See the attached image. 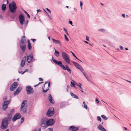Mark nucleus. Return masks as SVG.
Masks as SVG:
<instances>
[{
  "label": "nucleus",
  "mask_w": 131,
  "mask_h": 131,
  "mask_svg": "<svg viewBox=\"0 0 131 131\" xmlns=\"http://www.w3.org/2000/svg\"><path fill=\"white\" fill-rule=\"evenodd\" d=\"M12 115L9 114L8 115L7 118L5 117L3 119L1 126L2 129H5L7 128L8 125V121L11 120Z\"/></svg>",
  "instance_id": "obj_1"
},
{
  "label": "nucleus",
  "mask_w": 131,
  "mask_h": 131,
  "mask_svg": "<svg viewBox=\"0 0 131 131\" xmlns=\"http://www.w3.org/2000/svg\"><path fill=\"white\" fill-rule=\"evenodd\" d=\"M52 60L57 65L61 67L63 69L66 70H67L69 72L71 73V69L69 68L68 66L67 65H65V66L62 64L61 62L60 61H58L56 60L53 59V57H52Z\"/></svg>",
  "instance_id": "obj_2"
},
{
  "label": "nucleus",
  "mask_w": 131,
  "mask_h": 131,
  "mask_svg": "<svg viewBox=\"0 0 131 131\" xmlns=\"http://www.w3.org/2000/svg\"><path fill=\"white\" fill-rule=\"evenodd\" d=\"M25 37V36H22L21 37V40H20L19 42L20 47L23 52L25 51V48H26V40Z\"/></svg>",
  "instance_id": "obj_3"
},
{
  "label": "nucleus",
  "mask_w": 131,
  "mask_h": 131,
  "mask_svg": "<svg viewBox=\"0 0 131 131\" xmlns=\"http://www.w3.org/2000/svg\"><path fill=\"white\" fill-rule=\"evenodd\" d=\"M9 7L12 13H15L17 9L16 4L15 2L13 1L11 3L9 4Z\"/></svg>",
  "instance_id": "obj_4"
},
{
  "label": "nucleus",
  "mask_w": 131,
  "mask_h": 131,
  "mask_svg": "<svg viewBox=\"0 0 131 131\" xmlns=\"http://www.w3.org/2000/svg\"><path fill=\"white\" fill-rule=\"evenodd\" d=\"M27 103V101L26 100H24L21 104L20 110L23 113H26L27 111V108L26 106Z\"/></svg>",
  "instance_id": "obj_5"
},
{
  "label": "nucleus",
  "mask_w": 131,
  "mask_h": 131,
  "mask_svg": "<svg viewBox=\"0 0 131 131\" xmlns=\"http://www.w3.org/2000/svg\"><path fill=\"white\" fill-rule=\"evenodd\" d=\"M62 56L64 61L68 64H69L70 61L69 55L64 52H62Z\"/></svg>",
  "instance_id": "obj_6"
},
{
  "label": "nucleus",
  "mask_w": 131,
  "mask_h": 131,
  "mask_svg": "<svg viewBox=\"0 0 131 131\" xmlns=\"http://www.w3.org/2000/svg\"><path fill=\"white\" fill-rule=\"evenodd\" d=\"M47 119L46 118H43L41 119L40 121V125L43 129H45L47 127Z\"/></svg>",
  "instance_id": "obj_7"
},
{
  "label": "nucleus",
  "mask_w": 131,
  "mask_h": 131,
  "mask_svg": "<svg viewBox=\"0 0 131 131\" xmlns=\"http://www.w3.org/2000/svg\"><path fill=\"white\" fill-rule=\"evenodd\" d=\"M50 86V82H46L44 84V86L42 87L43 92L44 93L47 92L49 89Z\"/></svg>",
  "instance_id": "obj_8"
},
{
  "label": "nucleus",
  "mask_w": 131,
  "mask_h": 131,
  "mask_svg": "<svg viewBox=\"0 0 131 131\" xmlns=\"http://www.w3.org/2000/svg\"><path fill=\"white\" fill-rule=\"evenodd\" d=\"M26 90L27 93L28 94H31L34 92L33 90L32 87L30 86H27L26 88Z\"/></svg>",
  "instance_id": "obj_9"
},
{
  "label": "nucleus",
  "mask_w": 131,
  "mask_h": 131,
  "mask_svg": "<svg viewBox=\"0 0 131 131\" xmlns=\"http://www.w3.org/2000/svg\"><path fill=\"white\" fill-rule=\"evenodd\" d=\"M10 101H5L3 103L2 107L3 110L5 111L8 108V105Z\"/></svg>",
  "instance_id": "obj_10"
},
{
  "label": "nucleus",
  "mask_w": 131,
  "mask_h": 131,
  "mask_svg": "<svg viewBox=\"0 0 131 131\" xmlns=\"http://www.w3.org/2000/svg\"><path fill=\"white\" fill-rule=\"evenodd\" d=\"M21 117V115L19 113H18L15 114L12 118V121L13 122L15 121L17 119L20 118Z\"/></svg>",
  "instance_id": "obj_11"
},
{
  "label": "nucleus",
  "mask_w": 131,
  "mask_h": 131,
  "mask_svg": "<svg viewBox=\"0 0 131 131\" xmlns=\"http://www.w3.org/2000/svg\"><path fill=\"white\" fill-rule=\"evenodd\" d=\"M54 113L53 108H52L49 109L47 113V115L48 116H52Z\"/></svg>",
  "instance_id": "obj_12"
},
{
  "label": "nucleus",
  "mask_w": 131,
  "mask_h": 131,
  "mask_svg": "<svg viewBox=\"0 0 131 131\" xmlns=\"http://www.w3.org/2000/svg\"><path fill=\"white\" fill-rule=\"evenodd\" d=\"M18 85V83L17 82H15L10 87V90L11 91H13L16 88Z\"/></svg>",
  "instance_id": "obj_13"
},
{
  "label": "nucleus",
  "mask_w": 131,
  "mask_h": 131,
  "mask_svg": "<svg viewBox=\"0 0 131 131\" xmlns=\"http://www.w3.org/2000/svg\"><path fill=\"white\" fill-rule=\"evenodd\" d=\"M19 19L21 24L23 25V21L24 20V17L22 14H21L19 15Z\"/></svg>",
  "instance_id": "obj_14"
},
{
  "label": "nucleus",
  "mask_w": 131,
  "mask_h": 131,
  "mask_svg": "<svg viewBox=\"0 0 131 131\" xmlns=\"http://www.w3.org/2000/svg\"><path fill=\"white\" fill-rule=\"evenodd\" d=\"M55 121L53 119H51L47 121V126H51L54 123Z\"/></svg>",
  "instance_id": "obj_15"
},
{
  "label": "nucleus",
  "mask_w": 131,
  "mask_h": 131,
  "mask_svg": "<svg viewBox=\"0 0 131 131\" xmlns=\"http://www.w3.org/2000/svg\"><path fill=\"white\" fill-rule=\"evenodd\" d=\"M21 87H18L16 90L14 92V95L16 96L18 94L19 92L21 91Z\"/></svg>",
  "instance_id": "obj_16"
},
{
  "label": "nucleus",
  "mask_w": 131,
  "mask_h": 131,
  "mask_svg": "<svg viewBox=\"0 0 131 131\" xmlns=\"http://www.w3.org/2000/svg\"><path fill=\"white\" fill-rule=\"evenodd\" d=\"M79 128V127H74L73 126H70L69 129L70 130L72 131H76Z\"/></svg>",
  "instance_id": "obj_17"
},
{
  "label": "nucleus",
  "mask_w": 131,
  "mask_h": 131,
  "mask_svg": "<svg viewBox=\"0 0 131 131\" xmlns=\"http://www.w3.org/2000/svg\"><path fill=\"white\" fill-rule=\"evenodd\" d=\"M26 59V57H24L23 59V60L21 61L20 65L21 67H23L24 66L25 64V61Z\"/></svg>",
  "instance_id": "obj_18"
},
{
  "label": "nucleus",
  "mask_w": 131,
  "mask_h": 131,
  "mask_svg": "<svg viewBox=\"0 0 131 131\" xmlns=\"http://www.w3.org/2000/svg\"><path fill=\"white\" fill-rule=\"evenodd\" d=\"M33 58V57L31 55L27 56V62L29 63L31 62Z\"/></svg>",
  "instance_id": "obj_19"
},
{
  "label": "nucleus",
  "mask_w": 131,
  "mask_h": 131,
  "mask_svg": "<svg viewBox=\"0 0 131 131\" xmlns=\"http://www.w3.org/2000/svg\"><path fill=\"white\" fill-rule=\"evenodd\" d=\"M49 100L51 103H54V100L52 99V97L50 94L49 97Z\"/></svg>",
  "instance_id": "obj_20"
},
{
  "label": "nucleus",
  "mask_w": 131,
  "mask_h": 131,
  "mask_svg": "<svg viewBox=\"0 0 131 131\" xmlns=\"http://www.w3.org/2000/svg\"><path fill=\"white\" fill-rule=\"evenodd\" d=\"M76 84V85H77L78 86L79 88V90L82 93H83V91H82L83 89L81 87V86L82 85V84L80 83H79V84Z\"/></svg>",
  "instance_id": "obj_21"
},
{
  "label": "nucleus",
  "mask_w": 131,
  "mask_h": 131,
  "mask_svg": "<svg viewBox=\"0 0 131 131\" xmlns=\"http://www.w3.org/2000/svg\"><path fill=\"white\" fill-rule=\"evenodd\" d=\"M52 39L54 43L56 44H58L60 45H61L60 42L59 40H56L53 38H52Z\"/></svg>",
  "instance_id": "obj_22"
},
{
  "label": "nucleus",
  "mask_w": 131,
  "mask_h": 131,
  "mask_svg": "<svg viewBox=\"0 0 131 131\" xmlns=\"http://www.w3.org/2000/svg\"><path fill=\"white\" fill-rule=\"evenodd\" d=\"M72 63L75 66V67L78 69V68L80 66V65H79L78 63L74 61H72Z\"/></svg>",
  "instance_id": "obj_23"
},
{
  "label": "nucleus",
  "mask_w": 131,
  "mask_h": 131,
  "mask_svg": "<svg viewBox=\"0 0 131 131\" xmlns=\"http://www.w3.org/2000/svg\"><path fill=\"white\" fill-rule=\"evenodd\" d=\"M70 95L71 96H72L75 99H78L79 98L78 97V96L74 94L73 93L71 92L70 93Z\"/></svg>",
  "instance_id": "obj_24"
},
{
  "label": "nucleus",
  "mask_w": 131,
  "mask_h": 131,
  "mask_svg": "<svg viewBox=\"0 0 131 131\" xmlns=\"http://www.w3.org/2000/svg\"><path fill=\"white\" fill-rule=\"evenodd\" d=\"M27 41L28 43V48L30 50L31 48V44L29 40H28Z\"/></svg>",
  "instance_id": "obj_25"
},
{
  "label": "nucleus",
  "mask_w": 131,
  "mask_h": 131,
  "mask_svg": "<svg viewBox=\"0 0 131 131\" xmlns=\"http://www.w3.org/2000/svg\"><path fill=\"white\" fill-rule=\"evenodd\" d=\"M54 54L57 57H58L59 56V52L57 51L55 49V52L54 53Z\"/></svg>",
  "instance_id": "obj_26"
},
{
  "label": "nucleus",
  "mask_w": 131,
  "mask_h": 131,
  "mask_svg": "<svg viewBox=\"0 0 131 131\" xmlns=\"http://www.w3.org/2000/svg\"><path fill=\"white\" fill-rule=\"evenodd\" d=\"M2 9L3 10H5L6 8V4H3L2 6Z\"/></svg>",
  "instance_id": "obj_27"
},
{
  "label": "nucleus",
  "mask_w": 131,
  "mask_h": 131,
  "mask_svg": "<svg viewBox=\"0 0 131 131\" xmlns=\"http://www.w3.org/2000/svg\"><path fill=\"white\" fill-rule=\"evenodd\" d=\"M103 127V126L101 124L100 125L97 127L98 129H99L100 130H101Z\"/></svg>",
  "instance_id": "obj_28"
},
{
  "label": "nucleus",
  "mask_w": 131,
  "mask_h": 131,
  "mask_svg": "<svg viewBox=\"0 0 131 131\" xmlns=\"http://www.w3.org/2000/svg\"><path fill=\"white\" fill-rule=\"evenodd\" d=\"M71 84L72 85V86H74V85H76V84H77V83H76V82H75L74 81H73V82H71Z\"/></svg>",
  "instance_id": "obj_29"
},
{
  "label": "nucleus",
  "mask_w": 131,
  "mask_h": 131,
  "mask_svg": "<svg viewBox=\"0 0 131 131\" xmlns=\"http://www.w3.org/2000/svg\"><path fill=\"white\" fill-rule=\"evenodd\" d=\"M99 31H101L103 32H105L106 30H105L103 29H100L99 30Z\"/></svg>",
  "instance_id": "obj_30"
},
{
  "label": "nucleus",
  "mask_w": 131,
  "mask_h": 131,
  "mask_svg": "<svg viewBox=\"0 0 131 131\" xmlns=\"http://www.w3.org/2000/svg\"><path fill=\"white\" fill-rule=\"evenodd\" d=\"M101 116L104 119L106 120L107 119V118L104 115H102Z\"/></svg>",
  "instance_id": "obj_31"
},
{
  "label": "nucleus",
  "mask_w": 131,
  "mask_h": 131,
  "mask_svg": "<svg viewBox=\"0 0 131 131\" xmlns=\"http://www.w3.org/2000/svg\"><path fill=\"white\" fill-rule=\"evenodd\" d=\"M14 111V110H12L10 112V114H12V115H13V113Z\"/></svg>",
  "instance_id": "obj_32"
},
{
  "label": "nucleus",
  "mask_w": 131,
  "mask_h": 131,
  "mask_svg": "<svg viewBox=\"0 0 131 131\" xmlns=\"http://www.w3.org/2000/svg\"><path fill=\"white\" fill-rule=\"evenodd\" d=\"M97 120L100 121V122H101V117L99 116H98L97 117Z\"/></svg>",
  "instance_id": "obj_33"
},
{
  "label": "nucleus",
  "mask_w": 131,
  "mask_h": 131,
  "mask_svg": "<svg viewBox=\"0 0 131 131\" xmlns=\"http://www.w3.org/2000/svg\"><path fill=\"white\" fill-rule=\"evenodd\" d=\"M24 13L27 15V16H28V17L29 18H30V16H29V15L28 14V13H27L26 11H25V10H24Z\"/></svg>",
  "instance_id": "obj_34"
},
{
  "label": "nucleus",
  "mask_w": 131,
  "mask_h": 131,
  "mask_svg": "<svg viewBox=\"0 0 131 131\" xmlns=\"http://www.w3.org/2000/svg\"><path fill=\"white\" fill-rule=\"evenodd\" d=\"M71 52L74 57H75L78 60H79V59L76 57V56H75L74 54L72 51H71Z\"/></svg>",
  "instance_id": "obj_35"
},
{
  "label": "nucleus",
  "mask_w": 131,
  "mask_h": 131,
  "mask_svg": "<svg viewBox=\"0 0 131 131\" xmlns=\"http://www.w3.org/2000/svg\"><path fill=\"white\" fill-rule=\"evenodd\" d=\"M63 29L64 30V31L65 32V33H66V34L68 35H69V34L67 31V30L65 29V28H63Z\"/></svg>",
  "instance_id": "obj_36"
},
{
  "label": "nucleus",
  "mask_w": 131,
  "mask_h": 131,
  "mask_svg": "<svg viewBox=\"0 0 131 131\" xmlns=\"http://www.w3.org/2000/svg\"><path fill=\"white\" fill-rule=\"evenodd\" d=\"M64 36L66 40L67 41H69V40L68 38L67 37L66 35H64Z\"/></svg>",
  "instance_id": "obj_37"
},
{
  "label": "nucleus",
  "mask_w": 131,
  "mask_h": 131,
  "mask_svg": "<svg viewBox=\"0 0 131 131\" xmlns=\"http://www.w3.org/2000/svg\"><path fill=\"white\" fill-rule=\"evenodd\" d=\"M46 131H53V129L52 128H49Z\"/></svg>",
  "instance_id": "obj_38"
},
{
  "label": "nucleus",
  "mask_w": 131,
  "mask_h": 131,
  "mask_svg": "<svg viewBox=\"0 0 131 131\" xmlns=\"http://www.w3.org/2000/svg\"><path fill=\"white\" fill-rule=\"evenodd\" d=\"M33 131H41V128H39L37 130V129H35L34 130H33Z\"/></svg>",
  "instance_id": "obj_39"
},
{
  "label": "nucleus",
  "mask_w": 131,
  "mask_h": 131,
  "mask_svg": "<svg viewBox=\"0 0 131 131\" xmlns=\"http://www.w3.org/2000/svg\"><path fill=\"white\" fill-rule=\"evenodd\" d=\"M24 120V117H22L21 119V123L23 122Z\"/></svg>",
  "instance_id": "obj_40"
},
{
  "label": "nucleus",
  "mask_w": 131,
  "mask_h": 131,
  "mask_svg": "<svg viewBox=\"0 0 131 131\" xmlns=\"http://www.w3.org/2000/svg\"><path fill=\"white\" fill-rule=\"evenodd\" d=\"M69 20H70V21L69 22V24H71L72 26H73V25H72V21H70V19Z\"/></svg>",
  "instance_id": "obj_41"
},
{
  "label": "nucleus",
  "mask_w": 131,
  "mask_h": 131,
  "mask_svg": "<svg viewBox=\"0 0 131 131\" xmlns=\"http://www.w3.org/2000/svg\"><path fill=\"white\" fill-rule=\"evenodd\" d=\"M47 15L48 16V17L49 18V19L50 20H52V18L50 16L48 15V14H47Z\"/></svg>",
  "instance_id": "obj_42"
},
{
  "label": "nucleus",
  "mask_w": 131,
  "mask_h": 131,
  "mask_svg": "<svg viewBox=\"0 0 131 131\" xmlns=\"http://www.w3.org/2000/svg\"><path fill=\"white\" fill-rule=\"evenodd\" d=\"M84 107L86 109H88V106L86 104H84Z\"/></svg>",
  "instance_id": "obj_43"
},
{
  "label": "nucleus",
  "mask_w": 131,
  "mask_h": 131,
  "mask_svg": "<svg viewBox=\"0 0 131 131\" xmlns=\"http://www.w3.org/2000/svg\"><path fill=\"white\" fill-rule=\"evenodd\" d=\"M43 83V82H39V83H38L37 85H35V86H34L35 87H36L38 85H39V84H41V83Z\"/></svg>",
  "instance_id": "obj_44"
},
{
  "label": "nucleus",
  "mask_w": 131,
  "mask_h": 131,
  "mask_svg": "<svg viewBox=\"0 0 131 131\" xmlns=\"http://www.w3.org/2000/svg\"><path fill=\"white\" fill-rule=\"evenodd\" d=\"M86 40L88 41H89V38L88 36H86Z\"/></svg>",
  "instance_id": "obj_45"
},
{
  "label": "nucleus",
  "mask_w": 131,
  "mask_h": 131,
  "mask_svg": "<svg viewBox=\"0 0 131 131\" xmlns=\"http://www.w3.org/2000/svg\"><path fill=\"white\" fill-rule=\"evenodd\" d=\"M82 68H83L81 66H80L78 68V69L80 70H81Z\"/></svg>",
  "instance_id": "obj_46"
},
{
  "label": "nucleus",
  "mask_w": 131,
  "mask_h": 131,
  "mask_svg": "<svg viewBox=\"0 0 131 131\" xmlns=\"http://www.w3.org/2000/svg\"><path fill=\"white\" fill-rule=\"evenodd\" d=\"M80 70L82 72V73H83V72H83L84 71V70L83 68Z\"/></svg>",
  "instance_id": "obj_47"
},
{
  "label": "nucleus",
  "mask_w": 131,
  "mask_h": 131,
  "mask_svg": "<svg viewBox=\"0 0 131 131\" xmlns=\"http://www.w3.org/2000/svg\"><path fill=\"white\" fill-rule=\"evenodd\" d=\"M28 69H26L22 73V74H23L26 71H28Z\"/></svg>",
  "instance_id": "obj_48"
},
{
  "label": "nucleus",
  "mask_w": 131,
  "mask_h": 131,
  "mask_svg": "<svg viewBox=\"0 0 131 131\" xmlns=\"http://www.w3.org/2000/svg\"><path fill=\"white\" fill-rule=\"evenodd\" d=\"M80 7H82L83 3H82L81 1L80 2Z\"/></svg>",
  "instance_id": "obj_49"
},
{
  "label": "nucleus",
  "mask_w": 131,
  "mask_h": 131,
  "mask_svg": "<svg viewBox=\"0 0 131 131\" xmlns=\"http://www.w3.org/2000/svg\"><path fill=\"white\" fill-rule=\"evenodd\" d=\"M101 130L102 131H106V129L104 127Z\"/></svg>",
  "instance_id": "obj_50"
},
{
  "label": "nucleus",
  "mask_w": 131,
  "mask_h": 131,
  "mask_svg": "<svg viewBox=\"0 0 131 131\" xmlns=\"http://www.w3.org/2000/svg\"><path fill=\"white\" fill-rule=\"evenodd\" d=\"M39 81H43V79L41 78H39Z\"/></svg>",
  "instance_id": "obj_51"
},
{
  "label": "nucleus",
  "mask_w": 131,
  "mask_h": 131,
  "mask_svg": "<svg viewBox=\"0 0 131 131\" xmlns=\"http://www.w3.org/2000/svg\"><path fill=\"white\" fill-rule=\"evenodd\" d=\"M37 14L39 12H41V10L40 9H37Z\"/></svg>",
  "instance_id": "obj_52"
},
{
  "label": "nucleus",
  "mask_w": 131,
  "mask_h": 131,
  "mask_svg": "<svg viewBox=\"0 0 131 131\" xmlns=\"http://www.w3.org/2000/svg\"><path fill=\"white\" fill-rule=\"evenodd\" d=\"M122 17L123 18H125V14H122Z\"/></svg>",
  "instance_id": "obj_53"
},
{
  "label": "nucleus",
  "mask_w": 131,
  "mask_h": 131,
  "mask_svg": "<svg viewBox=\"0 0 131 131\" xmlns=\"http://www.w3.org/2000/svg\"><path fill=\"white\" fill-rule=\"evenodd\" d=\"M46 9L47 10V11H49L50 13H51V11H50V10L49 9H48L47 8H46Z\"/></svg>",
  "instance_id": "obj_54"
},
{
  "label": "nucleus",
  "mask_w": 131,
  "mask_h": 131,
  "mask_svg": "<svg viewBox=\"0 0 131 131\" xmlns=\"http://www.w3.org/2000/svg\"><path fill=\"white\" fill-rule=\"evenodd\" d=\"M7 99V97H4L3 98V100H6Z\"/></svg>",
  "instance_id": "obj_55"
},
{
  "label": "nucleus",
  "mask_w": 131,
  "mask_h": 131,
  "mask_svg": "<svg viewBox=\"0 0 131 131\" xmlns=\"http://www.w3.org/2000/svg\"><path fill=\"white\" fill-rule=\"evenodd\" d=\"M31 40H32V42H35V41H36V40L35 39H31Z\"/></svg>",
  "instance_id": "obj_56"
},
{
  "label": "nucleus",
  "mask_w": 131,
  "mask_h": 131,
  "mask_svg": "<svg viewBox=\"0 0 131 131\" xmlns=\"http://www.w3.org/2000/svg\"><path fill=\"white\" fill-rule=\"evenodd\" d=\"M96 102L97 103H99V101L97 99H96Z\"/></svg>",
  "instance_id": "obj_57"
},
{
  "label": "nucleus",
  "mask_w": 131,
  "mask_h": 131,
  "mask_svg": "<svg viewBox=\"0 0 131 131\" xmlns=\"http://www.w3.org/2000/svg\"><path fill=\"white\" fill-rule=\"evenodd\" d=\"M119 48H120L121 49V50H122L123 49V47L122 46H120L119 47Z\"/></svg>",
  "instance_id": "obj_58"
},
{
  "label": "nucleus",
  "mask_w": 131,
  "mask_h": 131,
  "mask_svg": "<svg viewBox=\"0 0 131 131\" xmlns=\"http://www.w3.org/2000/svg\"><path fill=\"white\" fill-rule=\"evenodd\" d=\"M83 74H84V75L85 76V77L86 78V79H87V77L86 76L85 74L84 73V72H83Z\"/></svg>",
  "instance_id": "obj_59"
},
{
  "label": "nucleus",
  "mask_w": 131,
  "mask_h": 131,
  "mask_svg": "<svg viewBox=\"0 0 131 131\" xmlns=\"http://www.w3.org/2000/svg\"><path fill=\"white\" fill-rule=\"evenodd\" d=\"M71 86H72V87H73L75 89H77L76 88L75 86V85H74V86L71 85Z\"/></svg>",
  "instance_id": "obj_60"
},
{
  "label": "nucleus",
  "mask_w": 131,
  "mask_h": 131,
  "mask_svg": "<svg viewBox=\"0 0 131 131\" xmlns=\"http://www.w3.org/2000/svg\"><path fill=\"white\" fill-rule=\"evenodd\" d=\"M84 42H85L86 43H87V44H88L89 43H88V41H85Z\"/></svg>",
  "instance_id": "obj_61"
},
{
  "label": "nucleus",
  "mask_w": 131,
  "mask_h": 131,
  "mask_svg": "<svg viewBox=\"0 0 131 131\" xmlns=\"http://www.w3.org/2000/svg\"><path fill=\"white\" fill-rule=\"evenodd\" d=\"M73 9L74 10H75V11H77V9L75 8H74Z\"/></svg>",
  "instance_id": "obj_62"
},
{
  "label": "nucleus",
  "mask_w": 131,
  "mask_h": 131,
  "mask_svg": "<svg viewBox=\"0 0 131 131\" xmlns=\"http://www.w3.org/2000/svg\"><path fill=\"white\" fill-rule=\"evenodd\" d=\"M126 81L129 82H130V83H131V81H128L127 80H126Z\"/></svg>",
  "instance_id": "obj_63"
},
{
  "label": "nucleus",
  "mask_w": 131,
  "mask_h": 131,
  "mask_svg": "<svg viewBox=\"0 0 131 131\" xmlns=\"http://www.w3.org/2000/svg\"><path fill=\"white\" fill-rule=\"evenodd\" d=\"M128 17V16L127 15H126L125 16V17L126 18H127Z\"/></svg>",
  "instance_id": "obj_64"
}]
</instances>
